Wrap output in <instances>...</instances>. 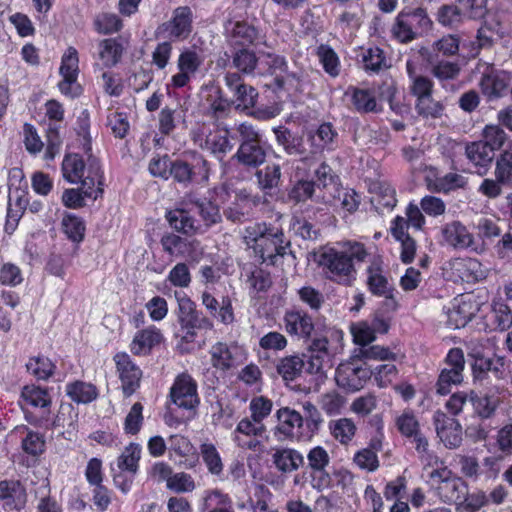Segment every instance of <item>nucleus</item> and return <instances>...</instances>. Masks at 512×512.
Masks as SVG:
<instances>
[{"label": "nucleus", "instance_id": "obj_45", "mask_svg": "<svg viewBox=\"0 0 512 512\" xmlns=\"http://www.w3.org/2000/svg\"><path fill=\"white\" fill-rule=\"evenodd\" d=\"M395 425L402 437L410 440L420 434L419 420L412 410H405L395 420Z\"/></svg>", "mask_w": 512, "mask_h": 512}, {"label": "nucleus", "instance_id": "obj_41", "mask_svg": "<svg viewBox=\"0 0 512 512\" xmlns=\"http://www.w3.org/2000/svg\"><path fill=\"white\" fill-rule=\"evenodd\" d=\"M331 435L341 444H348L356 434V425L350 418H340L329 422Z\"/></svg>", "mask_w": 512, "mask_h": 512}, {"label": "nucleus", "instance_id": "obj_55", "mask_svg": "<svg viewBox=\"0 0 512 512\" xmlns=\"http://www.w3.org/2000/svg\"><path fill=\"white\" fill-rule=\"evenodd\" d=\"M184 117L178 108H170L168 106L161 109L158 115V128L162 135H170L176 128L178 119Z\"/></svg>", "mask_w": 512, "mask_h": 512}, {"label": "nucleus", "instance_id": "obj_44", "mask_svg": "<svg viewBox=\"0 0 512 512\" xmlns=\"http://www.w3.org/2000/svg\"><path fill=\"white\" fill-rule=\"evenodd\" d=\"M85 163L79 154H68L62 162L63 177L70 183H77L82 179Z\"/></svg>", "mask_w": 512, "mask_h": 512}, {"label": "nucleus", "instance_id": "obj_58", "mask_svg": "<svg viewBox=\"0 0 512 512\" xmlns=\"http://www.w3.org/2000/svg\"><path fill=\"white\" fill-rule=\"evenodd\" d=\"M500 26V23L497 22L495 26H492L491 24L484 22L480 28L477 30L476 35V45L478 50L480 49H490L493 47L496 36H499V30L498 27Z\"/></svg>", "mask_w": 512, "mask_h": 512}, {"label": "nucleus", "instance_id": "obj_23", "mask_svg": "<svg viewBox=\"0 0 512 512\" xmlns=\"http://www.w3.org/2000/svg\"><path fill=\"white\" fill-rule=\"evenodd\" d=\"M347 95L350 96L353 109L359 114L379 113L382 110L373 89L349 86Z\"/></svg>", "mask_w": 512, "mask_h": 512}, {"label": "nucleus", "instance_id": "obj_64", "mask_svg": "<svg viewBox=\"0 0 512 512\" xmlns=\"http://www.w3.org/2000/svg\"><path fill=\"white\" fill-rule=\"evenodd\" d=\"M345 398L339 393L332 391L321 396L319 401L321 409L328 415L334 416L341 413L345 404Z\"/></svg>", "mask_w": 512, "mask_h": 512}, {"label": "nucleus", "instance_id": "obj_52", "mask_svg": "<svg viewBox=\"0 0 512 512\" xmlns=\"http://www.w3.org/2000/svg\"><path fill=\"white\" fill-rule=\"evenodd\" d=\"M100 47V58L106 66H114L120 61L123 46L116 38L104 39Z\"/></svg>", "mask_w": 512, "mask_h": 512}, {"label": "nucleus", "instance_id": "obj_38", "mask_svg": "<svg viewBox=\"0 0 512 512\" xmlns=\"http://www.w3.org/2000/svg\"><path fill=\"white\" fill-rule=\"evenodd\" d=\"M369 370L371 372L370 380L379 388L390 387L399 374L397 366L392 361L369 366Z\"/></svg>", "mask_w": 512, "mask_h": 512}, {"label": "nucleus", "instance_id": "obj_31", "mask_svg": "<svg viewBox=\"0 0 512 512\" xmlns=\"http://www.w3.org/2000/svg\"><path fill=\"white\" fill-rule=\"evenodd\" d=\"M88 173L89 174L82 179L79 190L85 198L96 200L103 194V176L95 159L91 161Z\"/></svg>", "mask_w": 512, "mask_h": 512}, {"label": "nucleus", "instance_id": "obj_13", "mask_svg": "<svg viewBox=\"0 0 512 512\" xmlns=\"http://www.w3.org/2000/svg\"><path fill=\"white\" fill-rule=\"evenodd\" d=\"M193 19L189 6H179L173 10L171 19L159 26V33L166 34L171 40H185L192 32Z\"/></svg>", "mask_w": 512, "mask_h": 512}, {"label": "nucleus", "instance_id": "obj_2", "mask_svg": "<svg viewBox=\"0 0 512 512\" xmlns=\"http://www.w3.org/2000/svg\"><path fill=\"white\" fill-rule=\"evenodd\" d=\"M305 409L308 414L305 419L295 410L279 409L277 411L279 432L298 441L310 440L319 430L322 419L317 408L311 403H308Z\"/></svg>", "mask_w": 512, "mask_h": 512}, {"label": "nucleus", "instance_id": "obj_43", "mask_svg": "<svg viewBox=\"0 0 512 512\" xmlns=\"http://www.w3.org/2000/svg\"><path fill=\"white\" fill-rule=\"evenodd\" d=\"M228 130H215L210 132L205 139L204 148L208 149L214 155L223 157L232 149L228 138Z\"/></svg>", "mask_w": 512, "mask_h": 512}, {"label": "nucleus", "instance_id": "obj_34", "mask_svg": "<svg viewBox=\"0 0 512 512\" xmlns=\"http://www.w3.org/2000/svg\"><path fill=\"white\" fill-rule=\"evenodd\" d=\"M361 63L363 69L367 73H379L389 67L387 64L386 54L383 49L378 46H369L361 48Z\"/></svg>", "mask_w": 512, "mask_h": 512}, {"label": "nucleus", "instance_id": "obj_30", "mask_svg": "<svg viewBox=\"0 0 512 512\" xmlns=\"http://www.w3.org/2000/svg\"><path fill=\"white\" fill-rule=\"evenodd\" d=\"M445 241L455 248H468L473 243V235L460 221L447 223L442 228Z\"/></svg>", "mask_w": 512, "mask_h": 512}, {"label": "nucleus", "instance_id": "obj_17", "mask_svg": "<svg viewBox=\"0 0 512 512\" xmlns=\"http://www.w3.org/2000/svg\"><path fill=\"white\" fill-rule=\"evenodd\" d=\"M122 390L125 396H131L140 386L141 369L131 361L127 353H117L114 356Z\"/></svg>", "mask_w": 512, "mask_h": 512}, {"label": "nucleus", "instance_id": "obj_57", "mask_svg": "<svg viewBox=\"0 0 512 512\" xmlns=\"http://www.w3.org/2000/svg\"><path fill=\"white\" fill-rule=\"evenodd\" d=\"M415 109L418 115L423 118L437 119L441 118L444 114L445 106L442 102L436 101L433 99L432 95H430L425 99L416 101Z\"/></svg>", "mask_w": 512, "mask_h": 512}, {"label": "nucleus", "instance_id": "obj_9", "mask_svg": "<svg viewBox=\"0 0 512 512\" xmlns=\"http://www.w3.org/2000/svg\"><path fill=\"white\" fill-rule=\"evenodd\" d=\"M287 245L281 229L267 228L264 224V230H261L258 224V257L262 263L276 265L278 259L285 255Z\"/></svg>", "mask_w": 512, "mask_h": 512}, {"label": "nucleus", "instance_id": "obj_14", "mask_svg": "<svg viewBox=\"0 0 512 512\" xmlns=\"http://www.w3.org/2000/svg\"><path fill=\"white\" fill-rule=\"evenodd\" d=\"M437 436L448 449H456L462 443L463 430L460 422L447 413L437 410L433 415Z\"/></svg>", "mask_w": 512, "mask_h": 512}, {"label": "nucleus", "instance_id": "obj_53", "mask_svg": "<svg viewBox=\"0 0 512 512\" xmlns=\"http://www.w3.org/2000/svg\"><path fill=\"white\" fill-rule=\"evenodd\" d=\"M256 205V198L252 195L251 191L246 188L239 189L236 192V210L230 211L228 218L232 220H240V216H245L252 211Z\"/></svg>", "mask_w": 512, "mask_h": 512}, {"label": "nucleus", "instance_id": "obj_20", "mask_svg": "<svg viewBox=\"0 0 512 512\" xmlns=\"http://www.w3.org/2000/svg\"><path fill=\"white\" fill-rule=\"evenodd\" d=\"M423 213L424 212L420 205L411 201L405 208V217L396 215L391 220L389 228L394 229L395 233H398L400 236L403 231L408 232L410 227L415 231H422L426 224V219Z\"/></svg>", "mask_w": 512, "mask_h": 512}, {"label": "nucleus", "instance_id": "obj_24", "mask_svg": "<svg viewBox=\"0 0 512 512\" xmlns=\"http://www.w3.org/2000/svg\"><path fill=\"white\" fill-rule=\"evenodd\" d=\"M368 291L377 297L393 299L394 287L389 283L380 264L372 263L366 269Z\"/></svg>", "mask_w": 512, "mask_h": 512}, {"label": "nucleus", "instance_id": "obj_63", "mask_svg": "<svg viewBox=\"0 0 512 512\" xmlns=\"http://www.w3.org/2000/svg\"><path fill=\"white\" fill-rule=\"evenodd\" d=\"M302 303L306 304L312 311H319L325 302L324 295L312 286H303L298 292Z\"/></svg>", "mask_w": 512, "mask_h": 512}, {"label": "nucleus", "instance_id": "obj_16", "mask_svg": "<svg viewBox=\"0 0 512 512\" xmlns=\"http://www.w3.org/2000/svg\"><path fill=\"white\" fill-rule=\"evenodd\" d=\"M283 323L288 335L305 341L311 339L315 330L312 316L298 307H292L285 311Z\"/></svg>", "mask_w": 512, "mask_h": 512}, {"label": "nucleus", "instance_id": "obj_33", "mask_svg": "<svg viewBox=\"0 0 512 512\" xmlns=\"http://www.w3.org/2000/svg\"><path fill=\"white\" fill-rule=\"evenodd\" d=\"M166 219L169 225L179 233L193 235L200 231L196 220L184 209H175L167 212Z\"/></svg>", "mask_w": 512, "mask_h": 512}, {"label": "nucleus", "instance_id": "obj_8", "mask_svg": "<svg viewBox=\"0 0 512 512\" xmlns=\"http://www.w3.org/2000/svg\"><path fill=\"white\" fill-rule=\"evenodd\" d=\"M430 478L437 483V494L444 503L455 505L461 503L468 487L462 478L454 475L447 467L433 470Z\"/></svg>", "mask_w": 512, "mask_h": 512}, {"label": "nucleus", "instance_id": "obj_3", "mask_svg": "<svg viewBox=\"0 0 512 512\" xmlns=\"http://www.w3.org/2000/svg\"><path fill=\"white\" fill-rule=\"evenodd\" d=\"M433 22L423 7H404L395 17L391 27L392 37L400 43H410L427 35Z\"/></svg>", "mask_w": 512, "mask_h": 512}, {"label": "nucleus", "instance_id": "obj_61", "mask_svg": "<svg viewBox=\"0 0 512 512\" xmlns=\"http://www.w3.org/2000/svg\"><path fill=\"white\" fill-rule=\"evenodd\" d=\"M489 504V497L483 490H477L472 493L468 491L463 495L459 506L466 512H477Z\"/></svg>", "mask_w": 512, "mask_h": 512}, {"label": "nucleus", "instance_id": "obj_19", "mask_svg": "<svg viewBox=\"0 0 512 512\" xmlns=\"http://www.w3.org/2000/svg\"><path fill=\"white\" fill-rule=\"evenodd\" d=\"M432 175L425 177L427 189L434 193L449 194L452 191L463 189L467 185V179L458 173H447L439 176L437 169L430 167Z\"/></svg>", "mask_w": 512, "mask_h": 512}, {"label": "nucleus", "instance_id": "obj_48", "mask_svg": "<svg viewBox=\"0 0 512 512\" xmlns=\"http://www.w3.org/2000/svg\"><path fill=\"white\" fill-rule=\"evenodd\" d=\"M21 398L33 407L46 408L51 405V397L44 388L35 385H26L22 388Z\"/></svg>", "mask_w": 512, "mask_h": 512}, {"label": "nucleus", "instance_id": "obj_50", "mask_svg": "<svg viewBox=\"0 0 512 512\" xmlns=\"http://www.w3.org/2000/svg\"><path fill=\"white\" fill-rule=\"evenodd\" d=\"M494 175L505 188H512V152L504 150L496 158Z\"/></svg>", "mask_w": 512, "mask_h": 512}, {"label": "nucleus", "instance_id": "obj_56", "mask_svg": "<svg viewBox=\"0 0 512 512\" xmlns=\"http://www.w3.org/2000/svg\"><path fill=\"white\" fill-rule=\"evenodd\" d=\"M200 453L208 471L213 475H220L223 463L216 447L211 443H203L200 445Z\"/></svg>", "mask_w": 512, "mask_h": 512}, {"label": "nucleus", "instance_id": "obj_4", "mask_svg": "<svg viewBox=\"0 0 512 512\" xmlns=\"http://www.w3.org/2000/svg\"><path fill=\"white\" fill-rule=\"evenodd\" d=\"M465 356L462 348L453 347L448 350L443 359V368L440 370L435 383L436 394L446 396L454 386L464 381Z\"/></svg>", "mask_w": 512, "mask_h": 512}, {"label": "nucleus", "instance_id": "obj_40", "mask_svg": "<svg viewBox=\"0 0 512 512\" xmlns=\"http://www.w3.org/2000/svg\"><path fill=\"white\" fill-rule=\"evenodd\" d=\"M303 358L298 355H289L281 358L276 366L278 374L284 381H294L304 372Z\"/></svg>", "mask_w": 512, "mask_h": 512}, {"label": "nucleus", "instance_id": "obj_25", "mask_svg": "<svg viewBox=\"0 0 512 512\" xmlns=\"http://www.w3.org/2000/svg\"><path fill=\"white\" fill-rule=\"evenodd\" d=\"M240 347L217 342L210 349L212 365L223 371L229 370L240 363Z\"/></svg>", "mask_w": 512, "mask_h": 512}, {"label": "nucleus", "instance_id": "obj_46", "mask_svg": "<svg viewBox=\"0 0 512 512\" xmlns=\"http://www.w3.org/2000/svg\"><path fill=\"white\" fill-rule=\"evenodd\" d=\"M389 233L395 241L400 243L401 262L406 265L411 264L416 256V240L409 234V232L403 231L402 235L400 236L398 233H395L394 229L389 228Z\"/></svg>", "mask_w": 512, "mask_h": 512}, {"label": "nucleus", "instance_id": "obj_15", "mask_svg": "<svg viewBox=\"0 0 512 512\" xmlns=\"http://www.w3.org/2000/svg\"><path fill=\"white\" fill-rule=\"evenodd\" d=\"M170 397L179 408H196L200 402L196 381L187 373L178 375L170 389Z\"/></svg>", "mask_w": 512, "mask_h": 512}, {"label": "nucleus", "instance_id": "obj_5", "mask_svg": "<svg viewBox=\"0 0 512 512\" xmlns=\"http://www.w3.org/2000/svg\"><path fill=\"white\" fill-rule=\"evenodd\" d=\"M210 167L202 155H195L191 161L176 159L170 170V177L187 188L193 184L206 183L209 179Z\"/></svg>", "mask_w": 512, "mask_h": 512}, {"label": "nucleus", "instance_id": "obj_22", "mask_svg": "<svg viewBox=\"0 0 512 512\" xmlns=\"http://www.w3.org/2000/svg\"><path fill=\"white\" fill-rule=\"evenodd\" d=\"M511 83V75L505 71L491 70L483 73L480 80L481 92L490 100L502 97Z\"/></svg>", "mask_w": 512, "mask_h": 512}, {"label": "nucleus", "instance_id": "obj_60", "mask_svg": "<svg viewBox=\"0 0 512 512\" xmlns=\"http://www.w3.org/2000/svg\"><path fill=\"white\" fill-rule=\"evenodd\" d=\"M337 137L338 132L331 122L321 123L313 135V139L320 149H331V145Z\"/></svg>", "mask_w": 512, "mask_h": 512}, {"label": "nucleus", "instance_id": "obj_37", "mask_svg": "<svg viewBox=\"0 0 512 512\" xmlns=\"http://www.w3.org/2000/svg\"><path fill=\"white\" fill-rule=\"evenodd\" d=\"M410 442L413 444L418 459L424 467H438L439 463L442 464L440 458L430 448L429 440L423 432L410 439Z\"/></svg>", "mask_w": 512, "mask_h": 512}, {"label": "nucleus", "instance_id": "obj_18", "mask_svg": "<svg viewBox=\"0 0 512 512\" xmlns=\"http://www.w3.org/2000/svg\"><path fill=\"white\" fill-rule=\"evenodd\" d=\"M27 500L26 490L19 481H0V505L4 511H20Z\"/></svg>", "mask_w": 512, "mask_h": 512}, {"label": "nucleus", "instance_id": "obj_12", "mask_svg": "<svg viewBox=\"0 0 512 512\" xmlns=\"http://www.w3.org/2000/svg\"><path fill=\"white\" fill-rule=\"evenodd\" d=\"M504 389L499 386H491L484 392L470 390L469 402L473 409V414L481 420L491 419L503 402L502 393Z\"/></svg>", "mask_w": 512, "mask_h": 512}, {"label": "nucleus", "instance_id": "obj_28", "mask_svg": "<svg viewBox=\"0 0 512 512\" xmlns=\"http://www.w3.org/2000/svg\"><path fill=\"white\" fill-rule=\"evenodd\" d=\"M162 341L163 335L161 331L155 326H150L135 334L131 343V351L135 355H145Z\"/></svg>", "mask_w": 512, "mask_h": 512}, {"label": "nucleus", "instance_id": "obj_1", "mask_svg": "<svg viewBox=\"0 0 512 512\" xmlns=\"http://www.w3.org/2000/svg\"><path fill=\"white\" fill-rule=\"evenodd\" d=\"M306 458L305 470L308 473L309 483L314 490L322 492L334 487L344 489L352 481L351 473L345 469H335L332 473L327 471L330 465V456L324 447L315 446L311 448Z\"/></svg>", "mask_w": 512, "mask_h": 512}, {"label": "nucleus", "instance_id": "obj_49", "mask_svg": "<svg viewBox=\"0 0 512 512\" xmlns=\"http://www.w3.org/2000/svg\"><path fill=\"white\" fill-rule=\"evenodd\" d=\"M27 371L39 380H47L55 370V364L43 355L31 357L26 363Z\"/></svg>", "mask_w": 512, "mask_h": 512}, {"label": "nucleus", "instance_id": "obj_47", "mask_svg": "<svg viewBox=\"0 0 512 512\" xmlns=\"http://www.w3.org/2000/svg\"><path fill=\"white\" fill-rule=\"evenodd\" d=\"M369 191L377 195L379 204L384 208L393 209L396 206V191L390 183L374 181L370 184Z\"/></svg>", "mask_w": 512, "mask_h": 512}, {"label": "nucleus", "instance_id": "obj_39", "mask_svg": "<svg viewBox=\"0 0 512 512\" xmlns=\"http://www.w3.org/2000/svg\"><path fill=\"white\" fill-rule=\"evenodd\" d=\"M323 70L330 77L336 78L340 74V59L335 50L328 44H320L315 52Z\"/></svg>", "mask_w": 512, "mask_h": 512}, {"label": "nucleus", "instance_id": "obj_59", "mask_svg": "<svg viewBox=\"0 0 512 512\" xmlns=\"http://www.w3.org/2000/svg\"><path fill=\"white\" fill-rule=\"evenodd\" d=\"M360 357L365 360L395 362L397 359V354L393 352L389 347L369 345L366 348H360Z\"/></svg>", "mask_w": 512, "mask_h": 512}, {"label": "nucleus", "instance_id": "obj_27", "mask_svg": "<svg viewBox=\"0 0 512 512\" xmlns=\"http://www.w3.org/2000/svg\"><path fill=\"white\" fill-rule=\"evenodd\" d=\"M239 132L243 137L236 157L239 162L247 166H256V132L252 124L242 123Z\"/></svg>", "mask_w": 512, "mask_h": 512}, {"label": "nucleus", "instance_id": "obj_35", "mask_svg": "<svg viewBox=\"0 0 512 512\" xmlns=\"http://www.w3.org/2000/svg\"><path fill=\"white\" fill-rule=\"evenodd\" d=\"M65 391L67 396L77 404H88L98 396L95 385L80 380L68 383Z\"/></svg>", "mask_w": 512, "mask_h": 512}, {"label": "nucleus", "instance_id": "obj_21", "mask_svg": "<svg viewBox=\"0 0 512 512\" xmlns=\"http://www.w3.org/2000/svg\"><path fill=\"white\" fill-rule=\"evenodd\" d=\"M465 155L469 162L475 167L476 173L481 176L489 171L495 158V153L492 152V148L481 140L467 143L465 146Z\"/></svg>", "mask_w": 512, "mask_h": 512}, {"label": "nucleus", "instance_id": "obj_62", "mask_svg": "<svg viewBox=\"0 0 512 512\" xmlns=\"http://www.w3.org/2000/svg\"><path fill=\"white\" fill-rule=\"evenodd\" d=\"M351 334L354 343L361 346V348H366L376 339L373 328L370 327L369 323L366 321L352 325Z\"/></svg>", "mask_w": 512, "mask_h": 512}, {"label": "nucleus", "instance_id": "obj_10", "mask_svg": "<svg viewBox=\"0 0 512 512\" xmlns=\"http://www.w3.org/2000/svg\"><path fill=\"white\" fill-rule=\"evenodd\" d=\"M334 352L330 349L326 337L314 338L309 345L308 351L302 354L304 373L317 375L322 378L325 375V367H331V358Z\"/></svg>", "mask_w": 512, "mask_h": 512}, {"label": "nucleus", "instance_id": "obj_42", "mask_svg": "<svg viewBox=\"0 0 512 512\" xmlns=\"http://www.w3.org/2000/svg\"><path fill=\"white\" fill-rule=\"evenodd\" d=\"M255 91L254 87L241 85L237 86L235 109L247 116H256V95L253 94Z\"/></svg>", "mask_w": 512, "mask_h": 512}, {"label": "nucleus", "instance_id": "obj_54", "mask_svg": "<svg viewBox=\"0 0 512 512\" xmlns=\"http://www.w3.org/2000/svg\"><path fill=\"white\" fill-rule=\"evenodd\" d=\"M62 229L66 236L73 242H81L84 238L85 224L81 218L67 213L62 219Z\"/></svg>", "mask_w": 512, "mask_h": 512}, {"label": "nucleus", "instance_id": "obj_51", "mask_svg": "<svg viewBox=\"0 0 512 512\" xmlns=\"http://www.w3.org/2000/svg\"><path fill=\"white\" fill-rule=\"evenodd\" d=\"M141 458V447L139 444H129L118 458V467L122 471L136 474L138 462Z\"/></svg>", "mask_w": 512, "mask_h": 512}, {"label": "nucleus", "instance_id": "obj_26", "mask_svg": "<svg viewBox=\"0 0 512 512\" xmlns=\"http://www.w3.org/2000/svg\"><path fill=\"white\" fill-rule=\"evenodd\" d=\"M272 462L283 474L295 472L305 464L303 455L298 450L288 447L274 449Z\"/></svg>", "mask_w": 512, "mask_h": 512}, {"label": "nucleus", "instance_id": "obj_11", "mask_svg": "<svg viewBox=\"0 0 512 512\" xmlns=\"http://www.w3.org/2000/svg\"><path fill=\"white\" fill-rule=\"evenodd\" d=\"M371 379V372L366 363L350 361L339 364L335 372V380L339 387L346 391H358Z\"/></svg>", "mask_w": 512, "mask_h": 512}, {"label": "nucleus", "instance_id": "obj_32", "mask_svg": "<svg viewBox=\"0 0 512 512\" xmlns=\"http://www.w3.org/2000/svg\"><path fill=\"white\" fill-rule=\"evenodd\" d=\"M160 243L163 250L171 256L184 257L189 255L199 244L196 240H188L174 233H167L162 236Z\"/></svg>", "mask_w": 512, "mask_h": 512}, {"label": "nucleus", "instance_id": "obj_6", "mask_svg": "<svg viewBox=\"0 0 512 512\" xmlns=\"http://www.w3.org/2000/svg\"><path fill=\"white\" fill-rule=\"evenodd\" d=\"M258 76L271 77L269 82L262 86L274 93L284 89L285 76L295 77V73H288V63L284 56L271 53H258Z\"/></svg>", "mask_w": 512, "mask_h": 512}, {"label": "nucleus", "instance_id": "obj_29", "mask_svg": "<svg viewBox=\"0 0 512 512\" xmlns=\"http://www.w3.org/2000/svg\"><path fill=\"white\" fill-rule=\"evenodd\" d=\"M453 268L459 277L467 283H475L486 278V270L476 258H458L453 263Z\"/></svg>", "mask_w": 512, "mask_h": 512}, {"label": "nucleus", "instance_id": "obj_36", "mask_svg": "<svg viewBox=\"0 0 512 512\" xmlns=\"http://www.w3.org/2000/svg\"><path fill=\"white\" fill-rule=\"evenodd\" d=\"M280 177V165L266 163L263 168L258 170V187L264 191L265 195L272 196L277 190Z\"/></svg>", "mask_w": 512, "mask_h": 512}, {"label": "nucleus", "instance_id": "obj_7", "mask_svg": "<svg viewBox=\"0 0 512 512\" xmlns=\"http://www.w3.org/2000/svg\"><path fill=\"white\" fill-rule=\"evenodd\" d=\"M319 265L323 268L326 277L339 284H347L355 273L352 258L343 251L330 248L320 254Z\"/></svg>", "mask_w": 512, "mask_h": 512}]
</instances>
